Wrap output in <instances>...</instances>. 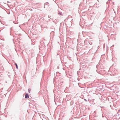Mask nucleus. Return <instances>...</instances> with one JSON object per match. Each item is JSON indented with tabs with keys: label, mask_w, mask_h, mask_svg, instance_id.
<instances>
[{
	"label": "nucleus",
	"mask_w": 120,
	"mask_h": 120,
	"mask_svg": "<svg viewBox=\"0 0 120 120\" xmlns=\"http://www.w3.org/2000/svg\"><path fill=\"white\" fill-rule=\"evenodd\" d=\"M49 4L48 2L45 3L44 4V8H47L49 6Z\"/></svg>",
	"instance_id": "1"
},
{
	"label": "nucleus",
	"mask_w": 120,
	"mask_h": 120,
	"mask_svg": "<svg viewBox=\"0 0 120 120\" xmlns=\"http://www.w3.org/2000/svg\"><path fill=\"white\" fill-rule=\"evenodd\" d=\"M29 97V95L27 94H25V98H27Z\"/></svg>",
	"instance_id": "2"
},
{
	"label": "nucleus",
	"mask_w": 120,
	"mask_h": 120,
	"mask_svg": "<svg viewBox=\"0 0 120 120\" xmlns=\"http://www.w3.org/2000/svg\"><path fill=\"white\" fill-rule=\"evenodd\" d=\"M58 14L60 15H62V12H61L59 11V13H58Z\"/></svg>",
	"instance_id": "3"
},
{
	"label": "nucleus",
	"mask_w": 120,
	"mask_h": 120,
	"mask_svg": "<svg viewBox=\"0 0 120 120\" xmlns=\"http://www.w3.org/2000/svg\"><path fill=\"white\" fill-rule=\"evenodd\" d=\"M15 64L16 65V68L17 69H18V66L17 64L16 63H15Z\"/></svg>",
	"instance_id": "4"
},
{
	"label": "nucleus",
	"mask_w": 120,
	"mask_h": 120,
	"mask_svg": "<svg viewBox=\"0 0 120 120\" xmlns=\"http://www.w3.org/2000/svg\"><path fill=\"white\" fill-rule=\"evenodd\" d=\"M31 89H28V92L29 93H30V91H31Z\"/></svg>",
	"instance_id": "5"
},
{
	"label": "nucleus",
	"mask_w": 120,
	"mask_h": 120,
	"mask_svg": "<svg viewBox=\"0 0 120 120\" xmlns=\"http://www.w3.org/2000/svg\"><path fill=\"white\" fill-rule=\"evenodd\" d=\"M84 100L86 102L87 101L86 99H84Z\"/></svg>",
	"instance_id": "6"
},
{
	"label": "nucleus",
	"mask_w": 120,
	"mask_h": 120,
	"mask_svg": "<svg viewBox=\"0 0 120 120\" xmlns=\"http://www.w3.org/2000/svg\"><path fill=\"white\" fill-rule=\"evenodd\" d=\"M68 20V18H67L66 19H65L64 21H65L66 20Z\"/></svg>",
	"instance_id": "7"
},
{
	"label": "nucleus",
	"mask_w": 120,
	"mask_h": 120,
	"mask_svg": "<svg viewBox=\"0 0 120 120\" xmlns=\"http://www.w3.org/2000/svg\"><path fill=\"white\" fill-rule=\"evenodd\" d=\"M51 19H49L48 21V22H49L50 21V20Z\"/></svg>",
	"instance_id": "8"
},
{
	"label": "nucleus",
	"mask_w": 120,
	"mask_h": 120,
	"mask_svg": "<svg viewBox=\"0 0 120 120\" xmlns=\"http://www.w3.org/2000/svg\"><path fill=\"white\" fill-rule=\"evenodd\" d=\"M48 17H49V18H50V16H49V15L48 16Z\"/></svg>",
	"instance_id": "9"
},
{
	"label": "nucleus",
	"mask_w": 120,
	"mask_h": 120,
	"mask_svg": "<svg viewBox=\"0 0 120 120\" xmlns=\"http://www.w3.org/2000/svg\"><path fill=\"white\" fill-rule=\"evenodd\" d=\"M96 71L97 72H98V73H99V72H98V71Z\"/></svg>",
	"instance_id": "10"
},
{
	"label": "nucleus",
	"mask_w": 120,
	"mask_h": 120,
	"mask_svg": "<svg viewBox=\"0 0 120 120\" xmlns=\"http://www.w3.org/2000/svg\"><path fill=\"white\" fill-rule=\"evenodd\" d=\"M112 75H115V74H112Z\"/></svg>",
	"instance_id": "11"
},
{
	"label": "nucleus",
	"mask_w": 120,
	"mask_h": 120,
	"mask_svg": "<svg viewBox=\"0 0 120 120\" xmlns=\"http://www.w3.org/2000/svg\"><path fill=\"white\" fill-rule=\"evenodd\" d=\"M111 75H112L110 74Z\"/></svg>",
	"instance_id": "12"
},
{
	"label": "nucleus",
	"mask_w": 120,
	"mask_h": 120,
	"mask_svg": "<svg viewBox=\"0 0 120 120\" xmlns=\"http://www.w3.org/2000/svg\"><path fill=\"white\" fill-rule=\"evenodd\" d=\"M101 107H101V106H100Z\"/></svg>",
	"instance_id": "13"
},
{
	"label": "nucleus",
	"mask_w": 120,
	"mask_h": 120,
	"mask_svg": "<svg viewBox=\"0 0 120 120\" xmlns=\"http://www.w3.org/2000/svg\"><path fill=\"white\" fill-rule=\"evenodd\" d=\"M44 71H44H43V72Z\"/></svg>",
	"instance_id": "14"
},
{
	"label": "nucleus",
	"mask_w": 120,
	"mask_h": 120,
	"mask_svg": "<svg viewBox=\"0 0 120 120\" xmlns=\"http://www.w3.org/2000/svg\"><path fill=\"white\" fill-rule=\"evenodd\" d=\"M98 1H99L98 0H97Z\"/></svg>",
	"instance_id": "15"
},
{
	"label": "nucleus",
	"mask_w": 120,
	"mask_h": 120,
	"mask_svg": "<svg viewBox=\"0 0 120 120\" xmlns=\"http://www.w3.org/2000/svg\"><path fill=\"white\" fill-rule=\"evenodd\" d=\"M89 100H88V101H89Z\"/></svg>",
	"instance_id": "16"
}]
</instances>
